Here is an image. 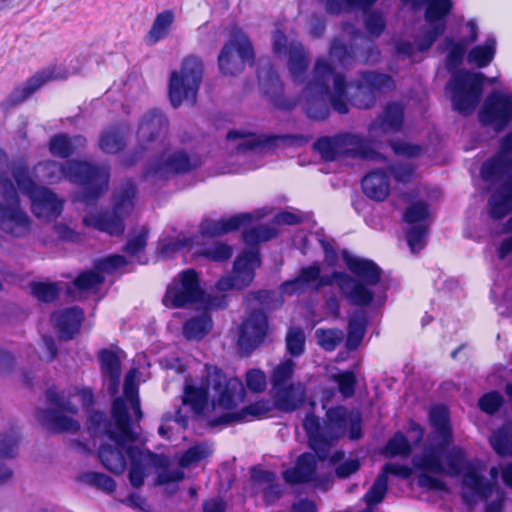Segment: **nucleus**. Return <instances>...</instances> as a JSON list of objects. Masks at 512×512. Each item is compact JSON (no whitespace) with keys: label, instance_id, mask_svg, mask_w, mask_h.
I'll return each mask as SVG.
<instances>
[{"label":"nucleus","instance_id":"nucleus-1","mask_svg":"<svg viewBox=\"0 0 512 512\" xmlns=\"http://www.w3.org/2000/svg\"><path fill=\"white\" fill-rule=\"evenodd\" d=\"M302 427L307 436L308 447L324 462L347 431L350 440H359L363 437L362 415L359 410H348L343 405L330 407L326 410L324 418L316 416L313 412L305 415Z\"/></svg>","mask_w":512,"mask_h":512},{"label":"nucleus","instance_id":"nucleus-2","mask_svg":"<svg viewBox=\"0 0 512 512\" xmlns=\"http://www.w3.org/2000/svg\"><path fill=\"white\" fill-rule=\"evenodd\" d=\"M346 88L345 76L335 73L327 61L318 60L312 79L303 92L306 116L314 121H324L330 116L331 109L342 115L347 114L349 106L345 102Z\"/></svg>","mask_w":512,"mask_h":512},{"label":"nucleus","instance_id":"nucleus-3","mask_svg":"<svg viewBox=\"0 0 512 512\" xmlns=\"http://www.w3.org/2000/svg\"><path fill=\"white\" fill-rule=\"evenodd\" d=\"M214 392L212 404L224 410H231L243 402L246 395L242 381L237 377L227 378L217 366L206 365L205 375L199 382L188 383L184 387L182 402L191 410L201 415L209 402V391Z\"/></svg>","mask_w":512,"mask_h":512},{"label":"nucleus","instance_id":"nucleus-4","mask_svg":"<svg viewBox=\"0 0 512 512\" xmlns=\"http://www.w3.org/2000/svg\"><path fill=\"white\" fill-rule=\"evenodd\" d=\"M137 196V186L132 180L122 183L112 195V210L99 211L86 215L82 222L110 236H122L125 220L132 213Z\"/></svg>","mask_w":512,"mask_h":512},{"label":"nucleus","instance_id":"nucleus-5","mask_svg":"<svg viewBox=\"0 0 512 512\" xmlns=\"http://www.w3.org/2000/svg\"><path fill=\"white\" fill-rule=\"evenodd\" d=\"M443 459L446 464L444 475L463 476V486L468 490L461 492V498L467 506H474L477 498L487 500L491 496L492 484L477 472L474 463L467 459L462 448L453 446L448 450L445 449Z\"/></svg>","mask_w":512,"mask_h":512},{"label":"nucleus","instance_id":"nucleus-6","mask_svg":"<svg viewBox=\"0 0 512 512\" xmlns=\"http://www.w3.org/2000/svg\"><path fill=\"white\" fill-rule=\"evenodd\" d=\"M198 166V159L186 149L164 148L146 163L142 180L151 185H162L176 176L189 174Z\"/></svg>","mask_w":512,"mask_h":512},{"label":"nucleus","instance_id":"nucleus-7","mask_svg":"<svg viewBox=\"0 0 512 512\" xmlns=\"http://www.w3.org/2000/svg\"><path fill=\"white\" fill-rule=\"evenodd\" d=\"M495 81L496 78H487L481 72L466 69L451 75L446 90L450 93L453 109L463 116L472 114L481 100L484 83Z\"/></svg>","mask_w":512,"mask_h":512},{"label":"nucleus","instance_id":"nucleus-8","mask_svg":"<svg viewBox=\"0 0 512 512\" xmlns=\"http://www.w3.org/2000/svg\"><path fill=\"white\" fill-rule=\"evenodd\" d=\"M72 174L70 182L80 186L76 200L85 204H95L108 190L110 171L105 166L86 161L73 160L68 166Z\"/></svg>","mask_w":512,"mask_h":512},{"label":"nucleus","instance_id":"nucleus-9","mask_svg":"<svg viewBox=\"0 0 512 512\" xmlns=\"http://www.w3.org/2000/svg\"><path fill=\"white\" fill-rule=\"evenodd\" d=\"M203 62L195 56L184 58L180 71H173L169 80V98L174 108L183 101L195 103L196 96L203 77Z\"/></svg>","mask_w":512,"mask_h":512},{"label":"nucleus","instance_id":"nucleus-10","mask_svg":"<svg viewBox=\"0 0 512 512\" xmlns=\"http://www.w3.org/2000/svg\"><path fill=\"white\" fill-rule=\"evenodd\" d=\"M449 442L439 441L425 445L423 451L412 457L413 467L420 471L416 483L420 488L445 491V482L433 475H444L445 465L442 462L444 451Z\"/></svg>","mask_w":512,"mask_h":512},{"label":"nucleus","instance_id":"nucleus-11","mask_svg":"<svg viewBox=\"0 0 512 512\" xmlns=\"http://www.w3.org/2000/svg\"><path fill=\"white\" fill-rule=\"evenodd\" d=\"M313 148L327 162L335 161L340 157L369 159L372 153L364 138L353 133L320 137L314 142Z\"/></svg>","mask_w":512,"mask_h":512},{"label":"nucleus","instance_id":"nucleus-12","mask_svg":"<svg viewBox=\"0 0 512 512\" xmlns=\"http://www.w3.org/2000/svg\"><path fill=\"white\" fill-rule=\"evenodd\" d=\"M227 141H238L235 149L237 154L249 156L260 154L275 148L279 141L302 146L309 142L310 137L303 134H256L242 130H230L226 135Z\"/></svg>","mask_w":512,"mask_h":512},{"label":"nucleus","instance_id":"nucleus-13","mask_svg":"<svg viewBox=\"0 0 512 512\" xmlns=\"http://www.w3.org/2000/svg\"><path fill=\"white\" fill-rule=\"evenodd\" d=\"M206 292L200 285L195 269L181 271L167 286L162 303L168 308H186L205 300Z\"/></svg>","mask_w":512,"mask_h":512},{"label":"nucleus","instance_id":"nucleus-14","mask_svg":"<svg viewBox=\"0 0 512 512\" xmlns=\"http://www.w3.org/2000/svg\"><path fill=\"white\" fill-rule=\"evenodd\" d=\"M255 53L252 43L242 31L235 32L218 55L219 70L224 75L239 74L245 64H253Z\"/></svg>","mask_w":512,"mask_h":512},{"label":"nucleus","instance_id":"nucleus-15","mask_svg":"<svg viewBox=\"0 0 512 512\" xmlns=\"http://www.w3.org/2000/svg\"><path fill=\"white\" fill-rule=\"evenodd\" d=\"M334 283L337 284L341 294L352 306L367 307L374 300L375 294L373 291H368L353 276L341 271H333L330 275H321L320 272L314 290L319 291L321 288L331 286Z\"/></svg>","mask_w":512,"mask_h":512},{"label":"nucleus","instance_id":"nucleus-16","mask_svg":"<svg viewBox=\"0 0 512 512\" xmlns=\"http://www.w3.org/2000/svg\"><path fill=\"white\" fill-rule=\"evenodd\" d=\"M512 120V96L500 91L491 92L479 111V121L483 126H492L502 132Z\"/></svg>","mask_w":512,"mask_h":512},{"label":"nucleus","instance_id":"nucleus-17","mask_svg":"<svg viewBox=\"0 0 512 512\" xmlns=\"http://www.w3.org/2000/svg\"><path fill=\"white\" fill-rule=\"evenodd\" d=\"M257 76L260 91L275 108L290 111L296 107L295 99L284 96V85L269 62L259 66Z\"/></svg>","mask_w":512,"mask_h":512},{"label":"nucleus","instance_id":"nucleus-18","mask_svg":"<svg viewBox=\"0 0 512 512\" xmlns=\"http://www.w3.org/2000/svg\"><path fill=\"white\" fill-rule=\"evenodd\" d=\"M268 316L261 309H254L243 321L239 330L238 345L247 354L259 347L268 333Z\"/></svg>","mask_w":512,"mask_h":512},{"label":"nucleus","instance_id":"nucleus-19","mask_svg":"<svg viewBox=\"0 0 512 512\" xmlns=\"http://www.w3.org/2000/svg\"><path fill=\"white\" fill-rule=\"evenodd\" d=\"M109 442L101 443L98 457L102 465L114 474H121L126 468L127 449L137 437L116 434L108 438Z\"/></svg>","mask_w":512,"mask_h":512},{"label":"nucleus","instance_id":"nucleus-20","mask_svg":"<svg viewBox=\"0 0 512 512\" xmlns=\"http://www.w3.org/2000/svg\"><path fill=\"white\" fill-rule=\"evenodd\" d=\"M65 78H67L65 69L57 66L46 67L36 72L23 85L15 88L4 104L10 107L17 106L32 96L48 81Z\"/></svg>","mask_w":512,"mask_h":512},{"label":"nucleus","instance_id":"nucleus-21","mask_svg":"<svg viewBox=\"0 0 512 512\" xmlns=\"http://www.w3.org/2000/svg\"><path fill=\"white\" fill-rule=\"evenodd\" d=\"M167 117L157 109L145 114L137 131V143L140 152L150 149L156 142L162 141L168 131Z\"/></svg>","mask_w":512,"mask_h":512},{"label":"nucleus","instance_id":"nucleus-22","mask_svg":"<svg viewBox=\"0 0 512 512\" xmlns=\"http://www.w3.org/2000/svg\"><path fill=\"white\" fill-rule=\"evenodd\" d=\"M30 224L20 200L0 201V226L5 233L17 238L24 237L30 231Z\"/></svg>","mask_w":512,"mask_h":512},{"label":"nucleus","instance_id":"nucleus-23","mask_svg":"<svg viewBox=\"0 0 512 512\" xmlns=\"http://www.w3.org/2000/svg\"><path fill=\"white\" fill-rule=\"evenodd\" d=\"M341 256L348 270L354 275L353 278L368 291H372L370 287L380 283L383 271L373 260L353 256L346 249L342 250Z\"/></svg>","mask_w":512,"mask_h":512},{"label":"nucleus","instance_id":"nucleus-24","mask_svg":"<svg viewBox=\"0 0 512 512\" xmlns=\"http://www.w3.org/2000/svg\"><path fill=\"white\" fill-rule=\"evenodd\" d=\"M404 4L411 5L413 10H420L425 7L424 20L434 28L447 30L448 17L454 8L452 0H401Z\"/></svg>","mask_w":512,"mask_h":512},{"label":"nucleus","instance_id":"nucleus-25","mask_svg":"<svg viewBox=\"0 0 512 512\" xmlns=\"http://www.w3.org/2000/svg\"><path fill=\"white\" fill-rule=\"evenodd\" d=\"M274 409L273 401L261 399L251 403L237 412H226L218 417L208 421L211 428L219 426H228L233 423H243L253 418H261L266 416Z\"/></svg>","mask_w":512,"mask_h":512},{"label":"nucleus","instance_id":"nucleus-26","mask_svg":"<svg viewBox=\"0 0 512 512\" xmlns=\"http://www.w3.org/2000/svg\"><path fill=\"white\" fill-rule=\"evenodd\" d=\"M388 474L407 478L410 476L411 470L408 466L403 464L386 463L364 496V500L368 506H375L384 499L388 489Z\"/></svg>","mask_w":512,"mask_h":512},{"label":"nucleus","instance_id":"nucleus-27","mask_svg":"<svg viewBox=\"0 0 512 512\" xmlns=\"http://www.w3.org/2000/svg\"><path fill=\"white\" fill-rule=\"evenodd\" d=\"M30 199L31 210L39 219L49 222L54 221L60 216L63 210V201L58 198L56 193L48 188L40 187L30 196Z\"/></svg>","mask_w":512,"mask_h":512},{"label":"nucleus","instance_id":"nucleus-28","mask_svg":"<svg viewBox=\"0 0 512 512\" xmlns=\"http://www.w3.org/2000/svg\"><path fill=\"white\" fill-rule=\"evenodd\" d=\"M271 391L274 408L284 413L300 409L306 400V387L301 382H291Z\"/></svg>","mask_w":512,"mask_h":512},{"label":"nucleus","instance_id":"nucleus-29","mask_svg":"<svg viewBox=\"0 0 512 512\" xmlns=\"http://www.w3.org/2000/svg\"><path fill=\"white\" fill-rule=\"evenodd\" d=\"M98 360L107 391L114 396L119 391L121 378V360L118 352L108 348L101 349L98 352Z\"/></svg>","mask_w":512,"mask_h":512},{"label":"nucleus","instance_id":"nucleus-30","mask_svg":"<svg viewBox=\"0 0 512 512\" xmlns=\"http://www.w3.org/2000/svg\"><path fill=\"white\" fill-rule=\"evenodd\" d=\"M83 319L84 311L78 306L56 311L51 316V321L58 330L60 339L64 341L74 338L80 330Z\"/></svg>","mask_w":512,"mask_h":512},{"label":"nucleus","instance_id":"nucleus-31","mask_svg":"<svg viewBox=\"0 0 512 512\" xmlns=\"http://www.w3.org/2000/svg\"><path fill=\"white\" fill-rule=\"evenodd\" d=\"M317 460L321 461L314 451L302 453L296 459L294 467L283 472V479L289 484L312 482L316 476Z\"/></svg>","mask_w":512,"mask_h":512},{"label":"nucleus","instance_id":"nucleus-32","mask_svg":"<svg viewBox=\"0 0 512 512\" xmlns=\"http://www.w3.org/2000/svg\"><path fill=\"white\" fill-rule=\"evenodd\" d=\"M404 123V107L398 102H388L383 111L369 125V131L375 133H395Z\"/></svg>","mask_w":512,"mask_h":512},{"label":"nucleus","instance_id":"nucleus-33","mask_svg":"<svg viewBox=\"0 0 512 512\" xmlns=\"http://www.w3.org/2000/svg\"><path fill=\"white\" fill-rule=\"evenodd\" d=\"M251 221L252 216L249 213L237 214L228 219L218 221L206 218L201 221L199 230L204 237H218L229 232L237 231Z\"/></svg>","mask_w":512,"mask_h":512},{"label":"nucleus","instance_id":"nucleus-34","mask_svg":"<svg viewBox=\"0 0 512 512\" xmlns=\"http://www.w3.org/2000/svg\"><path fill=\"white\" fill-rule=\"evenodd\" d=\"M321 272L319 262H314L310 266L302 267L298 275L291 280L283 282L280 286L282 294L292 296L295 294H303L310 289L314 290L317 278Z\"/></svg>","mask_w":512,"mask_h":512},{"label":"nucleus","instance_id":"nucleus-35","mask_svg":"<svg viewBox=\"0 0 512 512\" xmlns=\"http://www.w3.org/2000/svg\"><path fill=\"white\" fill-rule=\"evenodd\" d=\"M36 418L43 427L51 432H76L80 428L76 420L52 408L38 409Z\"/></svg>","mask_w":512,"mask_h":512},{"label":"nucleus","instance_id":"nucleus-36","mask_svg":"<svg viewBox=\"0 0 512 512\" xmlns=\"http://www.w3.org/2000/svg\"><path fill=\"white\" fill-rule=\"evenodd\" d=\"M363 193L370 199L382 202L389 195V176L383 170L372 171L361 181Z\"/></svg>","mask_w":512,"mask_h":512},{"label":"nucleus","instance_id":"nucleus-37","mask_svg":"<svg viewBox=\"0 0 512 512\" xmlns=\"http://www.w3.org/2000/svg\"><path fill=\"white\" fill-rule=\"evenodd\" d=\"M512 171V157L496 153L482 164L480 174L486 182H496L504 179Z\"/></svg>","mask_w":512,"mask_h":512},{"label":"nucleus","instance_id":"nucleus-38","mask_svg":"<svg viewBox=\"0 0 512 512\" xmlns=\"http://www.w3.org/2000/svg\"><path fill=\"white\" fill-rule=\"evenodd\" d=\"M345 102L360 108L370 109L375 105L376 95L364 84L360 79L356 81L346 82Z\"/></svg>","mask_w":512,"mask_h":512},{"label":"nucleus","instance_id":"nucleus-39","mask_svg":"<svg viewBox=\"0 0 512 512\" xmlns=\"http://www.w3.org/2000/svg\"><path fill=\"white\" fill-rule=\"evenodd\" d=\"M368 325L367 313L364 310L352 312L348 318V334L346 347L350 351L356 350L361 344Z\"/></svg>","mask_w":512,"mask_h":512},{"label":"nucleus","instance_id":"nucleus-40","mask_svg":"<svg viewBox=\"0 0 512 512\" xmlns=\"http://www.w3.org/2000/svg\"><path fill=\"white\" fill-rule=\"evenodd\" d=\"M73 163V160L66 163H60L54 160H48L38 163L36 172L38 173L41 181L47 184L59 183L62 179L71 180V173L68 171V166Z\"/></svg>","mask_w":512,"mask_h":512},{"label":"nucleus","instance_id":"nucleus-41","mask_svg":"<svg viewBox=\"0 0 512 512\" xmlns=\"http://www.w3.org/2000/svg\"><path fill=\"white\" fill-rule=\"evenodd\" d=\"M111 416L114 421V428L117 433L126 437H137L133 431L131 418L125 400L121 397L115 398L111 406Z\"/></svg>","mask_w":512,"mask_h":512},{"label":"nucleus","instance_id":"nucleus-42","mask_svg":"<svg viewBox=\"0 0 512 512\" xmlns=\"http://www.w3.org/2000/svg\"><path fill=\"white\" fill-rule=\"evenodd\" d=\"M489 215L494 220H501L512 213V192L499 186L488 200Z\"/></svg>","mask_w":512,"mask_h":512},{"label":"nucleus","instance_id":"nucleus-43","mask_svg":"<svg viewBox=\"0 0 512 512\" xmlns=\"http://www.w3.org/2000/svg\"><path fill=\"white\" fill-rule=\"evenodd\" d=\"M86 139L81 135L70 137L66 134H57L50 139L49 151L58 158H69L75 152L73 143L77 145H84Z\"/></svg>","mask_w":512,"mask_h":512},{"label":"nucleus","instance_id":"nucleus-44","mask_svg":"<svg viewBox=\"0 0 512 512\" xmlns=\"http://www.w3.org/2000/svg\"><path fill=\"white\" fill-rule=\"evenodd\" d=\"M496 45V38L488 36L483 45H477L468 52L467 62L478 68L487 67L495 57Z\"/></svg>","mask_w":512,"mask_h":512},{"label":"nucleus","instance_id":"nucleus-45","mask_svg":"<svg viewBox=\"0 0 512 512\" xmlns=\"http://www.w3.org/2000/svg\"><path fill=\"white\" fill-rule=\"evenodd\" d=\"M489 443L497 455L512 456V423H504L492 432Z\"/></svg>","mask_w":512,"mask_h":512},{"label":"nucleus","instance_id":"nucleus-46","mask_svg":"<svg viewBox=\"0 0 512 512\" xmlns=\"http://www.w3.org/2000/svg\"><path fill=\"white\" fill-rule=\"evenodd\" d=\"M126 146V133L123 128L112 126L105 130L99 140V147L102 151L115 154Z\"/></svg>","mask_w":512,"mask_h":512},{"label":"nucleus","instance_id":"nucleus-47","mask_svg":"<svg viewBox=\"0 0 512 512\" xmlns=\"http://www.w3.org/2000/svg\"><path fill=\"white\" fill-rule=\"evenodd\" d=\"M288 68L295 81H299L305 74L308 62L304 47L299 42H291L289 45Z\"/></svg>","mask_w":512,"mask_h":512},{"label":"nucleus","instance_id":"nucleus-48","mask_svg":"<svg viewBox=\"0 0 512 512\" xmlns=\"http://www.w3.org/2000/svg\"><path fill=\"white\" fill-rule=\"evenodd\" d=\"M127 456L130 459L129 481L134 488H140L146 477V469L142 463L143 452L137 446H130L127 449Z\"/></svg>","mask_w":512,"mask_h":512},{"label":"nucleus","instance_id":"nucleus-49","mask_svg":"<svg viewBox=\"0 0 512 512\" xmlns=\"http://www.w3.org/2000/svg\"><path fill=\"white\" fill-rule=\"evenodd\" d=\"M212 328V319L207 314L195 316L187 320L183 325V336L187 340H201Z\"/></svg>","mask_w":512,"mask_h":512},{"label":"nucleus","instance_id":"nucleus-50","mask_svg":"<svg viewBox=\"0 0 512 512\" xmlns=\"http://www.w3.org/2000/svg\"><path fill=\"white\" fill-rule=\"evenodd\" d=\"M430 423L433 429L442 438L441 441L449 442L451 438V427L449 423V412L445 405L438 404L429 412Z\"/></svg>","mask_w":512,"mask_h":512},{"label":"nucleus","instance_id":"nucleus-51","mask_svg":"<svg viewBox=\"0 0 512 512\" xmlns=\"http://www.w3.org/2000/svg\"><path fill=\"white\" fill-rule=\"evenodd\" d=\"M446 48L449 50L445 58V66L449 72L455 74L463 63V59L467 50V43L464 40L455 42L451 37L444 40Z\"/></svg>","mask_w":512,"mask_h":512},{"label":"nucleus","instance_id":"nucleus-52","mask_svg":"<svg viewBox=\"0 0 512 512\" xmlns=\"http://www.w3.org/2000/svg\"><path fill=\"white\" fill-rule=\"evenodd\" d=\"M330 57L342 66L351 65L357 58L353 45L346 44L342 37H334L329 48Z\"/></svg>","mask_w":512,"mask_h":512},{"label":"nucleus","instance_id":"nucleus-53","mask_svg":"<svg viewBox=\"0 0 512 512\" xmlns=\"http://www.w3.org/2000/svg\"><path fill=\"white\" fill-rule=\"evenodd\" d=\"M89 430L94 435H103L107 438L118 434L112 420L103 411L91 410L88 416Z\"/></svg>","mask_w":512,"mask_h":512},{"label":"nucleus","instance_id":"nucleus-54","mask_svg":"<svg viewBox=\"0 0 512 512\" xmlns=\"http://www.w3.org/2000/svg\"><path fill=\"white\" fill-rule=\"evenodd\" d=\"M411 452V445L405 434L401 431L394 433V435L387 441L383 448V455L387 458H393L397 456L408 457L410 456Z\"/></svg>","mask_w":512,"mask_h":512},{"label":"nucleus","instance_id":"nucleus-55","mask_svg":"<svg viewBox=\"0 0 512 512\" xmlns=\"http://www.w3.org/2000/svg\"><path fill=\"white\" fill-rule=\"evenodd\" d=\"M295 368L296 364L292 359H286L275 366L269 377L271 390L288 385V381L294 376Z\"/></svg>","mask_w":512,"mask_h":512},{"label":"nucleus","instance_id":"nucleus-56","mask_svg":"<svg viewBox=\"0 0 512 512\" xmlns=\"http://www.w3.org/2000/svg\"><path fill=\"white\" fill-rule=\"evenodd\" d=\"M360 80L376 95L383 89H394L395 82L393 78L385 73L375 71H363L360 73Z\"/></svg>","mask_w":512,"mask_h":512},{"label":"nucleus","instance_id":"nucleus-57","mask_svg":"<svg viewBox=\"0 0 512 512\" xmlns=\"http://www.w3.org/2000/svg\"><path fill=\"white\" fill-rule=\"evenodd\" d=\"M363 12V24L366 33L372 38H379L386 29V19L380 10H365Z\"/></svg>","mask_w":512,"mask_h":512},{"label":"nucleus","instance_id":"nucleus-58","mask_svg":"<svg viewBox=\"0 0 512 512\" xmlns=\"http://www.w3.org/2000/svg\"><path fill=\"white\" fill-rule=\"evenodd\" d=\"M79 480L108 494L113 493L117 486L112 477L102 472H85L81 474Z\"/></svg>","mask_w":512,"mask_h":512},{"label":"nucleus","instance_id":"nucleus-59","mask_svg":"<svg viewBox=\"0 0 512 512\" xmlns=\"http://www.w3.org/2000/svg\"><path fill=\"white\" fill-rule=\"evenodd\" d=\"M306 336L302 328L289 327L285 337L287 353L298 358L305 352Z\"/></svg>","mask_w":512,"mask_h":512},{"label":"nucleus","instance_id":"nucleus-60","mask_svg":"<svg viewBox=\"0 0 512 512\" xmlns=\"http://www.w3.org/2000/svg\"><path fill=\"white\" fill-rule=\"evenodd\" d=\"M174 14L171 10H164L157 14L149 31V39L152 44L163 39L168 32L169 27L173 23Z\"/></svg>","mask_w":512,"mask_h":512},{"label":"nucleus","instance_id":"nucleus-61","mask_svg":"<svg viewBox=\"0 0 512 512\" xmlns=\"http://www.w3.org/2000/svg\"><path fill=\"white\" fill-rule=\"evenodd\" d=\"M197 254L208 260L222 263L231 258L233 249L226 243L215 242L209 246L203 247L197 252Z\"/></svg>","mask_w":512,"mask_h":512},{"label":"nucleus","instance_id":"nucleus-62","mask_svg":"<svg viewBox=\"0 0 512 512\" xmlns=\"http://www.w3.org/2000/svg\"><path fill=\"white\" fill-rule=\"evenodd\" d=\"M105 278L103 275L98 273V271L87 270L81 272L73 281V285L76 289L80 291H94L97 290Z\"/></svg>","mask_w":512,"mask_h":512},{"label":"nucleus","instance_id":"nucleus-63","mask_svg":"<svg viewBox=\"0 0 512 512\" xmlns=\"http://www.w3.org/2000/svg\"><path fill=\"white\" fill-rule=\"evenodd\" d=\"M31 293L39 301L51 303L58 299L60 288L57 283L50 282H32L30 284Z\"/></svg>","mask_w":512,"mask_h":512},{"label":"nucleus","instance_id":"nucleus-64","mask_svg":"<svg viewBox=\"0 0 512 512\" xmlns=\"http://www.w3.org/2000/svg\"><path fill=\"white\" fill-rule=\"evenodd\" d=\"M12 177L15 180L18 189L25 195L31 196L40 187L31 179L29 170L24 165H18L12 170Z\"/></svg>","mask_w":512,"mask_h":512}]
</instances>
